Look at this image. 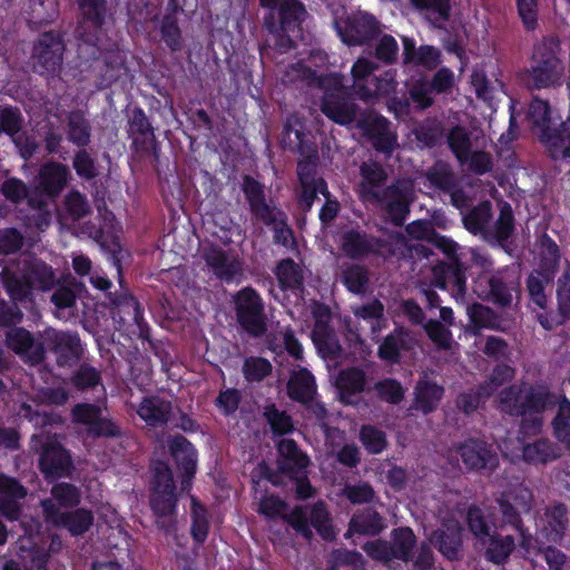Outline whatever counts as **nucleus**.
Listing matches in <instances>:
<instances>
[{
    "label": "nucleus",
    "instance_id": "nucleus-1",
    "mask_svg": "<svg viewBox=\"0 0 570 570\" xmlns=\"http://www.w3.org/2000/svg\"><path fill=\"white\" fill-rule=\"evenodd\" d=\"M0 281L7 294L14 302L31 298L33 289L49 291L56 283L52 268L39 259L11 262L0 272Z\"/></svg>",
    "mask_w": 570,
    "mask_h": 570
},
{
    "label": "nucleus",
    "instance_id": "nucleus-2",
    "mask_svg": "<svg viewBox=\"0 0 570 570\" xmlns=\"http://www.w3.org/2000/svg\"><path fill=\"white\" fill-rule=\"evenodd\" d=\"M558 397L548 386L514 383L500 390L494 397V406L511 416L539 415L552 409Z\"/></svg>",
    "mask_w": 570,
    "mask_h": 570
},
{
    "label": "nucleus",
    "instance_id": "nucleus-3",
    "mask_svg": "<svg viewBox=\"0 0 570 570\" xmlns=\"http://www.w3.org/2000/svg\"><path fill=\"white\" fill-rule=\"evenodd\" d=\"M463 224L472 234L481 235L484 240L503 247L514 229L513 212L511 206L504 203L501 205L499 217L492 223L491 203L483 202L463 217Z\"/></svg>",
    "mask_w": 570,
    "mask_h": 570
},
{
    "label": "nucleus",
    "instance_id": "nucleus-4",
    "mask_svg": "<svg viewBox=\"0 0 570 570\" xmlns=\"http://www.w3.org/2000/svg\"><path fill=\"white\" fill-rule=\"evenodd\" d=\"M318 87L324 91L320 108L328 119L343 126L360 120L358 107L343 85L341 76H324L318 80Z\"/></svg>",
    "mask_w": 570,
    "mask_h": 570
},
{
    "label": "nucleus",
    "instance_id": "nucleus-5",
    "mask_svg": "<svg viewBox=\"0 0 570 570\" xmlns=\"http://www.w3.org/2000/svg\"><path fill=\"white\" fill-rule=\"evenodd\" d=\"M32 449L39 453V469L47 480L71 475L73 463L57 435L40 433L32 438Z\"/></svg>",
    "mask_w": 570,
    "mask_h": 570
},
{
    "label": "nucleus",
    "instance_id": "nucleus-6",
    "mask_svg": "<svg viewBox=\"0 0 570 570\" xmlns=\"http://www.w3.org/2000/svg\"><path fill=\"white\" fill-rule=\"evenodd\" d=\"M416 544V538L413 531L407 527L392 530L390 540L368 541L363 546V550L373 560L390 564L395 560L409 562L412 560L413 549Z\"/></svg>",
    "mask_w": 570,
    "mask_h": 570
},
{
    "label": "nucleus",
    "instance_id": "nucleus-7",
    "mask_svg": "<svg viewBox=\"0 0 570 570\" xmlns=\"http://www.w3.org/2000/svg\"><path fill=\"white\" fill-rule=\"evenodd\" d=\"M413 202V183L400 179L383 188L368 203L380 207L395 226H402Z\"/></svg>",
    "mask_w": 570,
    "mask_h": 570
},
{
    "label": "nucleus",
    "instance_id": "nucleus-8",
    "mask_svg": "<svg viewBox=\"0 0 570 570\" xmlns=\"http://www.w3.org/2000/svg\"><path fill=\"white\" fill-rule=\"evenodd\" d=\"M235 311L239 325L249 335L259 337L266 332L267 323L264 304L254 289L246 287L237 293Z\"/></svg>",
    "mask_w": 570,
    "mask_h": 570
},
{
    "label": "nucleus",
    "instance_id": "nucleus-9",
    "mask_svg": "<svg viewBox=\"0 0 570 570\" xmlns=\"http://www.w3.org/2000/svg\"><path fill=\"white\" fill-rule=\"evenodd\" d=\"M475 287L480 296L501 307H509L513 296L519 293L518 278L508 271L481 273L475 281Z\"/></svg>",
    "mask_w": 570,
    "mask_h": 570
},
{
    "label": "nucleus",
    "instance_id": "nucleus-10",
    "mask_svg": "<svg viewBox=\"0 0 570 570\" xmlns=\"http://www.w3.org/2000/svg\"><path fill=\"white\" fill-rule=\"evenodd\" d=\"M283 518L306 539H311L313 535L309 528L311 524L325 540H332L334 538V531L330 524L328 512L322 502H318L311 508L297 507Z\"/></svg>",
    "mask_w": 570,
    "mask_h": 570
},
{
    "label": "nucleus",
    "instance_id": "nucleus-11",
    "mask_svg": "<svg viewBox=\"0 0 570 570\" xmlns=\"http://www.w3.org/2000/svg\"><path fill=\"white\" fill-rule=\"evenodd\" d=\"M65 43L56 32H45L33 45L32 66L40 75H55L60 70Z\"/></svg>",
    "mask_w": 570,
    "mask_h": 570
},
{
    "label": "nucleus",
    "instance_id": "nucleus-12",
    "mask_svg": "<svg viewBox=\"0 0 570 570\" xmlns=\"http://www.w3.org/2000/svg\"><path fill=\"white\" fill-rule=\"evenodd\" d=\"M337 30L343 42L348 46L367 45L382 32L376 18L361 11L348 16L343 23H337Z\"/></svg>",
    "mask_w": 570,
    "mask_h": 570
},
{
    "label": "nucleus",
    "instance_id": "nucleus-13",
    "mask_svg": "<svg viewBox=\"0 0 570 570\" xmlns=\"http://www.w3.org/2000/svg\"><path fill=\"white\" fill-rule=\"evenodd\" d=\"M277 472L267 471L265 476L273 484H281V475L303 478L308 465V458L303 453L293 440L284 439L278 444Z\"/></svg>",
    "mask_w": 570,
    "mask_h": 570
},
{
    "label": "nucleus",
    "instance_id": "nucleus-14",
    "mask_svg": "<svg viewBox=\"0 0 570 570\" xmlns=\"http://www.w3.org/2000/svg\"><path fill=\"white\" fill-rule=\"evenodd\" d=\"M4 343L28 365H40L46 358L43 341L24 327H12L7 331Z\"/></svg>",
    "mask_w": 570,
    "mask_h": 570
},
{
    "label": "nucleus",
    "instance_id": "nucleus-15",
    "mask_svg": "<svg viewBox=\"0 0 570 570\" xmlns=\"http://www.w3.org/2000/svg\"><path fill=\"white\" fill-rule=\"evenodd\" d=\"M41 338L49 344L60 366H71L82 355L81 341L76 333L48 327L42 332Z\"/></svg>",
    "mask_w": 570,
    "mask_h": 570
},
{
    "label": "nucleus",
    "instance_id": "nucleus-16",
    "mask_svg": "<svg viewBox=\"0 0 570 570\" xmlns=\"http://www.w3.org/2000/svg\"><path fill=\"white\" fill-rule=\"evenodd\" d=\"M41 507L47 522L56 527H66L72 535L85 533L94 523V514L87 509L62 512L51 499L42 500Z\"/></svg>",
    "mask_w": 570,
    "mask_h": 570
},
{
    "label": "nucleus",
    "instance_id": "nucleus-17",
    "mask_svg": "<svg viewBox=\"0 0 570 570\" xmlns=\"http://www.w3.org/2000/svg\"><path fill=\"white\" fill-rule=\"evenodd\" d=\"M242 189L249 204V209L254 219L268 226L274 222H278V218L284 215V213H282L272 200H266L264 186L253 177H244Z\"/></svg>",
    "mask_w": 570,
    "mask_h": 570
},
{
    "label": "nucleus",
    "instance_id": "nucleus-18",
    "mask_svg": "<svg viewBox=\"0 0 570 570\" xmlns=\"http://www.w3.org/2000/svg\"><path fill=\"white\" fill-rule=\"evenodd\" d=\"M315 324L312 332L313 342L324 358H335L341 353L338 338L330 325L331 312L327 307L317 305L313 311Z\"/></svg>",
    "mask_w": 570,
    "mask_h": 570
},
{
    "label": "nucleus",
    "instance_id": "nucleus-19",
    "mask_svg": "<svg viewBox=\"0 0 570 570\" xmlns=\"http://www.w3.org/2000/svg\"><path fill=\"white\" fill-rule=\"evenodd\" d=\"M72 421L87 426V433L94 438L116 436L118 428L102 415L101 407L89 403H79L71 410Z\"/></svg>",
    "mask_w": 570,
    "mask_h": 570
},
{
    "label": "nucleus",
    "instance_id": "nucleus-20",
    "mask_svg": "<svg viewBox=\"0 0 570 570\" xmlns=\"http://www.w3.org/2000/svg\"><path fill=\"white\" fill-rule=\"evenodd\" d=\"M445 141L456 160L466 159L468 153L473 148L485 147L482 130L463 125L449 128L445 134Z\"/></svg>",
    "mask_w": 570,
    "mask_h": 570
},
{
    "label": "nucleus",
    "instance_id": "nucleus-21",
    "mask_svg": "<svg viewBox=\"0 0 570 570\" xmlns=\"http://www.w3.org/2000/svg\"><path fill=\"white\" fill-rule=\"evenodd\" d=\"M454 451L466 470L494 469L498 465L497 454L483 441L468 440Z\"/></svg>",
    "mask_w": 570,
    "mask_h": 570
},
{
    "label": "nucleus",
    "instance_id": "nucleus-22",
    "mask_svg": "<svg viewBox=\"0 0 570 570\" xmlns=\"http://www.w3.org/2000/svg\"><path fill=\"white\" fill-rule=\"evenodd\" d=\"M541 521V533L549 541L560 543L570 524L569 509L562 502H551L544 508Z\"/></svg>",
    "mask_w": 570,
    "mask_h": 570
},
{
    "label": "nucleus",
    "instance_id": "nucleus-23",
    "mask_svg": "<svg viewBox=\"0 0 570 570\" xmlns=\"http://www.w3.org/2000/svg\"><path fill=\"white\" fill-rule=\"evenodd\" d=\"M82 20L79 22L76 35L86 43H95L97 31L102 22L105 0H78Z\"/></svg>",
    "mask_w": 570,
    "mask_h": 570
},
{
    "label": "nucleus",
    "instance_id": "nucleus-24",
    "mask_svg": "<svg viewBox=\"0 0 570 570\" xmlns=\"http://www.w3.org/2000/svg\"><path fill=\"white\" fill-rule=\"evenodd\" d=\"M405 232L414 239L426 240L428 243L434 245L450 259L456 258L458 244L454 240L436 233L430 222H412L405 227Z\"/></svg>",
    "mask_w": 570,
    "mask_h": 570
},
{
    "label": "nucleus",
    "instance_id": "nucleus-25",
    "mask_svg": "<svg viewBox=\"0 0 570 570\" xmlns=\"http://www.w3.org/2000/svg\"><path fill=\"white\" fill-rule=\"evenodd\" d=\"M263 7L278 9L283 31H299L301 23L307 17L304 4L298 0H261Z\"/></svg>",
    "mask_w": 570,
    "mask_h": 570
},
{
    "label": "nucleus",
    "instance_id": "nucleus-26",
    "mask_svg": "<svg viewBox=\"0 0 570 570\" xmlns=\"http://www.w3.org/2000/svg\"><path fill=\"white\" fill-rule=\"evenodd\" d=\"M381 243L357 229H350L341 236V250L351 259H358L379 252Z\"/></svg>",
    "mask_w": 570,
    "mask_h": 570
},
{
    "label": "nucleus",
    "instance_id": "nucleus-27",
    "mask_svg": "<svg viewBox=\"0 0 570 570\" xmlns=\"http://www.w3.org/2000/svg\"><path fill=\"white\" fill-rule=\"evenodd\" d=\"M415 345L413 334L404 328L397 327L389 334L377 350V355L381 360L389 363H397L400 361L402 351H410Z\"/></svg>",
    "mask_w": 570,
    "mask_h": 570
},
{
    "label": "nucleus",
    "instance_id": "nucleus-28",
    "mask_svg": "<svg viewBox=\"0 0 570 570\" xmlns=\"http://www.w3.org/2000/svg\"><path fill=\"white\" fill-rule=\"evenodd\" d=\"M563 70V65L533 61V66L523 73L522 79L528 88H549L560 82Z\"/></svg>",
    "mask_w": 570,
    "mask_h": 570
},
{
    "label": "nucleus",
    "instance_id": "nucleus-29",
    "mask_svg": "<svg viewBox=\"0 0 570 570\" xmlns=\"http://www.w3.org/2000/svg\"><path fill=\"white\" fill-rule=\"evenodd\" d=\"M287 394L292 400L303 404L314 401L316 384L312 373L303 367L292 371L287 382Z\"/></svg>",
    "mask_w": 570,
    "mask_h": 570
},
{
    "label": "nucleus",
    "instance_id": "nucleus-30",
    "mask_svg": "<svg viewBox=\"0 0 570 570\" xmlns=\"http://www.w3.org/2000/svg\"><path fill=\"white\" fill-rule=\"evenodd\" d=\"M360 194L365 202H370L383 189L382 184L386 181L387 174L381 165L373 161L363 163L360 166Z\"/></svg>",
    "mask_w": 570,
    "mask_h": 570
},
{
    "label": "nucleus",
    "instance_id": "nucleus-31",
    "mask_svg": "<svg viewBox=\"0 0 570 570\" xmlns=\"http://www.w3.org/2000/svg\"><path fill=\"white\" fill-rule=\"evenodd\" d=\"M358 124H372L370 129L374 136V147L384 154L390 155L396 146V137L387 130L389 121L374 112H368L360 117Z\"/></svg>",
    "mask_w": 570,
    "mask_h": 570
},
{
    "label": "nucleus",
    "instance_id": "nucleus-32",
    "mask_svg": "<svg viewBox=\"0 0 570 570\" xmlns=\"http://www.w3.org/2000/svg\"><path fill=\"white\" fill-rule=\"evenodd\" d=\"M528 118L534 128H537L541 140L548 144L551 137L557 132V130L552 128L553 120L548 101L534 98L529 106Z\"/></svg>",
    "mask_w": 570,
    "mask_h": 570
},
{
    "label": "nucleus",
    "instance_id": "nucleus-33",
    "mask_svg": "<svg viewBox=\"0 0 570 570\" xmlns=\"http://www.w3.org/2000/svg\"><path fill=\"white\" fill-rule=\"evenodd\" d=\"M431 543L449 560L459 559L462 549L461 529L451 525L431 534Z\"/></svg>",
    "mask_w": 570,
    "mask_h": 570
},
{
    "label": "nucleus",
    "instance_id": "nucleus-34",
    "mask_svg": "<svg viewBox=\"0 0 570 570\" xmlns=\"http://www.w3.org/2000/svg\"><path fill=\"white\" fill-rule=\"evenodd\" d=\"M336 386L341 401L353 404L354 397L364 391L365 373L356 367L343 370L336 379Z\"/></svg>",
    "mask_w": 570,
    "mask_h": 570
},
{
    "label": "nucleus",
    "instance_id": "nucleus-35",
    "mask_svg": "<svg viewBox=\"0 0 570 570\" xmlns=\"http://www.w3.org/2000/svg\"><path fill=\"white\" fill-rule=\"evenodd\" d=\"M138 415L150 426H158L167 423L171 404L159 397H146L137 409Z\"/></svg>",
    "mask_w": 570,
    "mask_h": 570
},
{
    "label": "nucleus",
    "instance_id": "nucleus-36",
    "mask_svg": "<svg viewBox=\"0 0 570 570\" xmlns=\"http://www.w3.org/2000/svg\"><path fill=\"white\" fill-rule=\"evenodd\" d=\"M66 134L68 140L77 147L85 148L90 142L91 126L82 111L73 110L67 114Z\"/></svg>",
    "mask_w": 570,
    "mask_h": 570
},
{
    "label": "nucleus",
    "instance_id": "nucleus-37",
    "mask_svg": "<svg viewBox=\"0 0 570 570\" xmlns=\"http://www.w3.org/2000/svg\"><path fill=\"white\" fill-rule=\"evenodd\" d=\"M204 258L209 267L214 269L217 276L232 279L240 269V263L234 257H229L219 248H208L204 253Z\"/></svg>",
    "mask_w": 570,
    "mask_h": 570
},
{
    "label": "nucleus",
    "instance_id": "nucleus-38",
    "mask_svg": "<svg viewBox=\"0 0 570 570\" xmlns=\"http://www.w3.org/2000/svg\"><path fill=\"white\" fill-rule=\"evenodd\" d=\"M68 167L58 163L46 165L40 171V187L47 196H57L68 178Z\"/></svg>",
    "mask_w": 570,
    "mask_h": 570
},
{
    "label": "nucleus",
    "instance_id": "nucleus-39",
    "mask_svg": "<svg viewBox=\"0 0 570 570\" xmlns=\"http://www.w3.org/2000/svg\"><path fill=\"white\" fill-rule=\"evenodd\" d=\"M341 281L351 293L363 295L370 285V272L363 265L345 264L342 266Z\"/></svg>",
    "mask_w": 570,
    "mask_h": 570
},
{
    "label": "nucleus",
    "instance_id": "nucleus-40",
    "mask_svg": "<svg viewBox=\"0 0 570 570\" xmlns=\"http://www.w3.org/2000/svg\"><path fill=\"white\" fill-rule=\"evenodd\" d=\"M169 450L179 468L186 472L187 476L193 478L196 470L195 451L183 435L174 436L169 441Z\"/></svg>",
    "mask_w": 570,
    "mask_h": 570
},
{
    "label": "nucleus",
    "instance_id": "nucleus-41",
    "mask_svg": "<svg viewBox=\"0 0 570 570\" xmlns=\"http://www.w3.org/2000/svg\"><path fill=\"white\" fill-rule=\"evenodd\" d=\"M485 543H488L485 548L487 559L497 564L504 563L515 548L512 535L490 534Z\"/></svg>",
    "mask_w": 570,
    "mask_h": 570
},
{
    "label": "nucleus",
    "instance_id": "nucleus-42",
    "mask_svg": "<svg viewBox=\"0 0 570 570\" xmlns=\"http://www.w3.org/2000/svg\"><path fill=\"white\" fill-rule=\"evenodd\" d=\"M150 504L155 514L161 519L159 521L163 528H168L173 523L174 511L176 505L175 491H160L153 492Z\"/></svg>",
    "mask_w": 570,
    "mask_h": 570
},
{
    "label": "nucleus",
    "instance_id": "nucleus-43",
    "mask_svg": "<svg viewBox=\"0 0 570 570\" xmlns=\"http://www.w3.org/2000/svg\"><path fill=\"white\" fill-rule=\"evenodd\" d=\"M428 180L436 188L448 191L459 186V178L452 166L445 161H438L425 174Z\"/></svg>",
    "mask_w": 570,
    "mask_h": 570
},
{
    "label": "nucleus",
    "instance_id": "nucleus-44",
    "mask_svg": "<svg viewBox=\"0 0 570 570\" xmlns=\"http://www.w3.org/2000/svg\"><path fill=\"white\" fill-rule=\"evenodd\" d=\"M129 130L132 135L135 145H141L145 149L154 147V130L141 110L137 109L134 111L129 124Z\"/></svg>",
    "mask_w": 570,
    "mask_h": 570
},
{
    "label": "nucleus",
    "instance_id": "nucleus-45",
    "mask_svg": "<svg viewBox=\"0 0 570 570\" xmlns=\"http://www.w3.org/2000/svg\"><path fill=\"white\" fill-rule=\"evenodd\" d=\"M385 528L383 518L373 510L355 514L350 522V530L367 535H375Z\"/></svg>",
    "mask_w": 570,
    "mask_h": 570
},
{
    "label": "nucleus",
    "instance_id": "nucleus-46",
    "mask_svg": "<svg viewBox=\"0 0 570 570\" xmlns=\"http://www.w3.org/2000/svg\"><path fill=\"white\" fill-rule=\"evenodd\" d=\"M443 395V389L429 381H420L416 385L415 405L423 413L432 412Z\"/></svg>",
    "mask_w": 570,
    "mask_h": 570
},
{
    "label": "nucleus",
    "instance_id": "nucleus-47",
    "mask_svg": "<svg viewBox=\"0 0 570 570\" xmlns=\"http://www.w3.org/2000/svg\"><path fill=\"white\" fill-rule=\"evenodd\" d=\"M514 375L513 367L505 364L497 365L488 379L479 385L480 395L483 397L492 396L501 386L512 381Z\"/></svg>",
    "mask_w": 570,
    "mask_h": 570
},
{
    "label": "nucleus",
    "instance_id": "nucleus-48",
    "mask_svg": "<svg viewBox=\"0 0 570 570\" xmlns=\"http://www.w3.org/2000/svg\"><path fill=\"white\" fill-rule=\"evenodd\" d=\"M413 134L423 146L434 147L445 138L446 131L441 121L428 118L414 128Z\"/></svg>",
    "mask_w": 570,
    "mask_h": 570
},
{
    "label": "nucleus",
    "instance_id": "nucleus-49",
    "mask_svg": "<svg viewBox=\"0 0 570 570\" xmlns=\"http://www.w3.org/2000/svg\"><path fill=\"white\" fill-rule=\"evenodd\" d=\"M468 315L474 333H478L480 328H498L500 326V317L489 306L475 303L468 307Z\"/></svg>",
    "mask_w": 570,
    "mask_h": 570
},
{
    "label": "nucleus",
    "instance_id": "nucleus-50",
    "mask_svg": "<svg viewBox=\"0 0 570 570\" xmlns=\"http://www.w3.org/2000/svg\"><path fill=\"white\" fill-rule=\"evenodd\" d=\"M377 63L366 58H358L352 68V76L354 80V90L356 95L362 99L372 97L373 92L368 89L363 81L371 76V73L377 69Z\"/></svg>",
    "mask_w": 570,
    "mask_h": 570
},
{
    "label": "nucleus",
    "instance_id": "nucleus-51",
    "mask_svg": "<svg viewBox=\"0 0 570 570\" xmlns=\"http://www.w3.org/2000/svg\"><path fill=\"white\" fill-rule=\"evenodd\" d=\"M561 51L560 41L556 36L543 37L534 47L533 61L550 62L551 65H562L559 57Z\"/></svg>",
    "mask_w": 570,
    "mask_h": 570
},
{
    "label": "nucleus",
    "instance_id": "nucleus-52",
    "mask_svg": "<svg viewBox=\"0 0 570 570\" xmlns=\"http://www.w3.org/2000/svg\"><path fill=\"white\" fill-rule=\"evenodd\" d=\"M275 274L283 288H298L303 284L302 268L289 258L277 265Z\"/></svg>",
    "mask_w": 570,
    "mask_h": 570
},
{
    "label": "nucleus",
    "instance_id": "nucleus-53",
    "mask_svg": "<svg viewBox=\"0 0 570 570\" xmlns=\"http://www.w3.org/2000/svg\"><path fill=\"white\" fill-rule=\"evenodd\" d=\"M373 392L374 395L381 401L399 404L404 397V389L394 379H384L376 382L372 387L367 390Z\"/></svg>",
    "mask_w": 570,
    "mask_h": 570
},
{
    "label": "nucleus",
    "instance_id": "nucleus-54",
    "mask_svg": "<svg viewBox=\"0 0 570 570\" xmlns=\"http://www.w3.org/2000/svg\"><path fill=\"white\" fill-rule=\"evenodd\" d=\"M558 456L552 443L541 439L523 448V458L531 463H547Z\"/></svg>",
    "mask_w": 570,
    "mask_h": 570
},
{
    "label": "nucleus",
    "instance_id": "nucleus-55",
    "mask_svg": "<svg viewBox=\"0 0 570 570\" xmlns=\"http://www.w3.org/2000/svg\"><path fill=\"white\" fill-rule=\"evenodd\" d=\"M51 500L53 503L61 508H71L80 502L81 494L79 489L67 482L56 483L50 491Z\"/></svg>",
    "mask_w": 570,
    "mask_h": 570
},
{
    "label": "nucleus",
    "instance_id": "nucleus-56",
    "mask_svg": "<svg viewBox=\"0 0 570 570\" xmlns=\"http://www.w3.org/2000/svg\"><path fill=\"white\" fill-rule=\"evenodd\" d=\"M485 147L473 148L468 153L466 159L458 160L462 166L476 175H483L492 170L493 159L490 153L484 150Z\"/></svg>",
    "mask_w": 570,
    "mask_h": 570
},
{
    "label": "nucleus",
    "instance_id": "nucleus-57",
    "mask_svg": "<svg viewBox=\"0 0 570 570\" xmlns=\"http://www.w3.org/2000/svg\"><path fill=\"white\" fill-rule=\"evenodd\" d=\"M552 276L549 273L534 271L528 278V292L532 302L540 308L547 306L546 286L550 284Z\"/></svg>",
    "mask_w": 570,
    "mask_h": 570
},
{
    "label": "nucleus",
    "instance_id": "nucleus-58",
    "mask_svg": "<svg viewBox=\"0 0 570 570\" xmlns=\"http://www.w3.org/2000/svg\"><path fill=\"white\" fill-rule=\"evenodd\" d=\"M558 412L553 419L554 435L559 441H570V401L556 394Z\"/></svg>",
    "mask_w": 570,
    "mask_h": 570
},
{
    "label": "nucleus",
    "instance_id": "nucleus-59",
    "mask_svg": "<svg viewBox=\"0 0 570 570\" xmlns=\"http://www.w3.org/2000/svg\"><path fill=\"white\" fill-rule=\"evenodd\" d=\"M160 35L170 50L177 51L181 49L183 37L175 13L164 17L160 24Z\"/></svg>",
    "mask_w": 570,
    "mask_h": 570
},
{
    "label": "nucleus",
    "instance_id": "nucleus-60",
    "mask_svg": "<svg viewBox=\"0 0 570 570\" xmlns=\"http://www.w3.org/2000/svg\"><path fill=\"white\" fill-rule=\"evenodd\" d=\"M264 416L274 433L284 434L293 430V421L286 412L278 410L274 404L264 407Z\"/></svg>",
    "mask_w": 570,
    "mask_h": 570
},
{
    "label": "nucleus",
    "instance_id": "nucleus-61",
    "mask_svg": "<svg viewBox=\"0 0 570 570\" xmlns=\"http://www.w3.org/2000/svg\"><path fill=\"white\" fill-rule=\"evenodd\" d=\"M424 330L429 338L441 350H450L452 345V334L448 325L440 321L430 320L424 324Z\"/></svg>",
    "mask_w": 570,
    "mask_h": 570
},
{
    "label": "nucleus",
    "instance_id": "nucleus-62",
    "mask_svg": "<svg viewBox=\"0 0 570 570\" xmlns=\"http://www.w3.org/2000/svg\"><path fill=\"white\" fill-rule=\"evenodd\" d=\"M466 521L470 531L478 538L483 544L487 542V538L490 537V525L488 524L482 510L478 507H470L466 514Z\"/></svg>",
    "mask_w": 570,
    "mask_h": 570
},
{
    "label": "nucleus",
    "instance_id": "nucleus-63",
    "mask_svg": "<svg viewBox=\"0 0 570 570\" xmlns=\"http://www.w3.org/2000/svg\"><path fill=\"white\" fill-rule=\"evenodd\" d=\"M272 372V364L263 357H248L244 362L243 373L247 381L259 382Z\"/></svg>",
    "mask_w": 570,
    "mask_h": 570
},
{
    "label": "nucleus",
    "instance_id": "nucleus-64",
    "mask_svg": "<svg viewBox=\"0 0 570 570\" xmlns=\"http://www.w3.org/2000/svg\"><path fill=\"white\" fill-rule=\"evenodd\" d=\"M558 306L564 317H570V265H568L558 281Z\"/></svg>",
    "mask_w": 570,
    "mask_h": 570
}]
</instances>
